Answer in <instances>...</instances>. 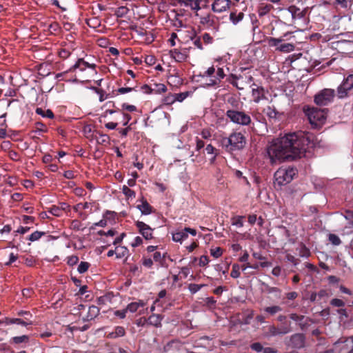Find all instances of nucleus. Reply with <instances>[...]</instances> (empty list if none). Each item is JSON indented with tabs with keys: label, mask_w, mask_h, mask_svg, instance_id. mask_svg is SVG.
<instances>
[{
	"label": "nucleus",
	"mask_w": 353,
	"mask_h": 353,
	"mask_svg": "<svg viewBox=\"0 0 353 353\" xmlns=\"http://www.w3.org/2000/svg\"><path fill=\"white\" fill-rule=\"evenodd\" d=\"M250 347L252 350H254L257 352H260L263 351V350L262 345L259 342L252 343L250 345Z\"/></svg>",
	"instance_id": "obj_52"
},
{
	"label": "nucleus",
	"mask_w": 353,
	"mask_h": 353,
	"mask_svg": "<svg viewBox=\"0 0 353 353\" xmlns=\"http://www.w3.org/2000/svg\"><path fill=\"white\" fill-rule=\"evenodd\" d=\"M174 94H175L176 101L181 102L188 96L189 92H185Z\"/></svg>",
	"instance_id": "obj_48"
},
{
	"label": "nucleus",
	"mask_w": 353,
	"mask_h": 353,
	"mask_svg": "<svg viewBox=\"0 0 353 353\" xmlns=\"http://www.w3.org/2000/svg\"><path fill=\"white\" fill-rule=\"evenodd\" d=\"M269 332H270V335L273 336H277V335H281L280 332L279 330V327H276L274 325H272L269 327Z\"/></svg>",
	"instance_id": "obj_56"
},
{
	"label": "nucleus",
	"mask_w": 353,
	"mask_h": 353,
	"mask_svg": "<svg viewBox=\"0 0 353 353\" xmlns=\"http://www.w3.org/2000/svg\"><path fill=\"white\" fill-rule=\"evenodd\" d=\"M288 10L294 19H300L305 16V12L296 6H290Z\"/></svg>",
	"instance_id": "obj_17"
},
{
	"label": "nucleus",
	"mask_w": 353,
	"mask_h": 353,
	"mask_svg": "<svg viewBox=\"0 0 353 353\" xmlns=\"http://www.w3.org/2000/svg\"><path fill=\"white\" fill-rule=\"evenodd\" d=\"M100 312L99 308L96 305H90L88 308V312L87 315L83 318V321H90L95 319Z\"/></svg>",
	"instance_id": "obj_13"
},
{
	"label": "nucleus",
	"mask_w": 353,
	"mask_h": 353,
	"mask_svg": "<svg viewBox=\"0 0 353 353\" xmlns=\"http://www.w3.org/2000/svg\"><path fill=\"white\" fill-rule=\"evenodd\" d=\"M125 329L121 326H117L115 331L110 334L111 338H117L125 335Z\"/></svg>",
	"instance_id": "obj_29"
},
{
	"label": "nucleus",
	"mask_w": 353,
	"mask_h": 353,
	"mask_svg": "<svg viewBox=\"0 0 353 353\" xmlns=\"http://www.w3.org/2000/svg\"><path fill=\"white\" fill-rule=\"evenodd\" d=\"M202 39L205 44L212 43L213 41V38L208 33L203 34Z\"/></svg>",
	"instance_id": "obj_55"
},
{
	"label": "nucleus",
	"mask_w": 353,
	"mask_h": 353,
	"mask_svg": "<svg viewBox=\"0 0 353 353\" xmlns=\"http://www.w3.org/2000/svg\"><path fill=\"white\" fill-rule=\"evenodd\" d=\"M334 95V90L329 88L323 89L314 96V102L318 105H327L332 101Z\"/></svg>",
	"instance_id": "obj_5"
},
{
	"label": "nucleus",
	"mask_w": 353,
	"mask_h": 353,
	"mask_svg": "<svg viewBox=\"0 0 353 353\" xmlns=\"http://www.w3.org/2000/svg\"><path fill=\"white\" fill-rule=\"evenodd\" d=\"M221 144L228 151L241 150L246 144V139L241 132H233L229 137L223 138Z\"/></svg>",
	"instance_id": "obj_2"
},
{
	"label": "nucleus",
	"mask_w": 353,
	"mask_h": 353,
	"mask_svg": "<svg viewBox=\"0 0 353 353\" xmlns=\"http://www.w3.org/2000/svg\"><path fill=\"white\" fill-rule=\"evenodd\" d=\"M89 207V203L85 202L84 203H78L75 206H74V210L76 211V212H78L79 210H81V208L83 209H86Z\"/></svg>",
	"instance_id": "obj_58"
},
{
	"label": "nucleus",
	"mask_w": 353,
	"mask_h": 353,
	"mask_svg": "<svg viewBox=\"0 0 353 353\" xmlns=\"http://www.w3.org/2000/svg\"><path fill=\"white\" fill-rule=\"evenodd\" d=\"M203 286H204V285L190 283L189 285L188 289L191 292V293L194 294L197 292L199 290H200Z\"/></svg>",
	"instance_id": "obj_42"
},
{
	"label": "nucleus",
	"mask_w": 353,
	"mask_h": 353,
	"mask_svg": "<svg viewBox=\"0 0 353 353\" xmlns=\"http://www.w3.org/2000/svg\"><path fill=\"white\" fill-rule=\"evenodd\" d=\"M79 261V258L77 256L72 255L68 258V264L69 265H74L77 264Z\"/></svg>",
	"instance_id": "obj_54"
},
{
	"label": "nucleus",
	"mask_w": 353,
	"mask_h": 353,
	"mask_svg": "<svg viewBox=\"0 0 353 353\" xmlns=\"http://www.w3.org/2000/svg\"><path fill=\"white\" fill-rule=\"evenodd\" d=\"M126 312H127L126 308L123 309L122 310H116L114 312V315L119 317L120 319H124L125 317Z\"/></svg>",
	"instance_id": "obj_59"
},
{
	"label": "nucleus",
	"mask_w": 353,
	"mask_h": 353,
	"mask_svg": "<svg viewBox=\"0 0 353 353\" xmlns=\"http://www.w3.org/2000/svg\"><path fill=\"white\" fill-rule=\"evenodd\" d=\"M296 174V169L292 167L280 168L274 173V185L281 187L290 183Z\"/></svg>",
	"instance_id": "obj_3"
},
{
	"label": "nucleus",
	"mask_w": 353,
	"mask_h": 353,
	"mask_svg": "<svg viewBox=\"0 0 353 353\" xmlns=\"http://www.w3.org/2000/svg\"><path fill=\"white\" fill-rule=\"evenodd\" d=\"M86 68L95 69L96 65L92 63L90 64L87 61H84L83 59H79L76 63L70 69V71H74L77 68H79L80 70L83 71Z\"/></svg>",
	"instance_id": "obj_12"
},
{
	"label": "nucleus",
	"mask_w": 353,
	"mask_h": 353,
	"mask_svg": "<svg viewBox=\"0 0 353 353\" xmlns=\"http://www.w3.org/2000/svg\"><path fill=\"white\" fill-rule=\"evenodd\" d=\"M87 23L90 27H92L93 28H97L100 26L101 21L98 18L94 17L92 19H89L87 21Z\"/></svg>",
	"instance_id": "obj_34"
},
{
	"label": "nucleus",
	"mask_w": 353,
	"mask_h": 353,
	"mask_svg": "<svg viewBox=\"0 0 353 353\" xmlns=\"http://www.w3.org/2000/svg\"><path fill=\"white\" fill-rule=\"evenodd\" d=\"M243 17L244 14L243 12H239L238 14L235 12H231L230 14V19L234 25H236L243 19Z\"/></svg>",
	"instance_id": "obj_27"
},
{
	"label": "nucleus",
	"mask_w": 353,
	"mask_h": 353,
	"mask_svg": "<svg viewBox=\"0 0 353 353\" xmlns=\"http://www.w3.org/2000/svg\"><path fill=\"white\" fill-rule=\"evenodd\" d=\"M345 217L353 225V211H347Z\"/></svg>",
	"instance_id": "obj_64"
},
{
	"label": "nucleus",
	"mask_w": 353,
	"mask_h": 353,
	"mask_svg": "<svg viewBox=\"0 0 353 353\" xmlns=\"http://www.w3.org/2000/svg\"><path fill=\"white\" fill-rule=\"evenodd\" d=\"M36 113L39 114V115H41L43 117H48V118H50V119L54 118L53 112H52V110H50L49 109L47 110L46 111H44L42 108H37L36 109Z\"/></svg>",
	"instance_id": "obj_26"
},
{
	"label": "nucleus",
	"mask_w": 353,
	"mask_h": 353,
	"mask_svg": "<svg viewBox=\"0 0 353 353\" xmlns=\"http://www.w3.org/2000/svg\"><path fill=\"white\" fill-rule=\"evenodd\" d=\"M215 72V69L213 66L212 67H210L203 74L201 75V77H210L212 76Z\"/></svg>",
	"instance_id": "obj_63"
},
{
	"label": "nucleus",
	"mask_w": 353,
	"mask_h": 353,
	"mask_svg": "<svg viewBox=\"0 0 353 353\" xmlns=\"http://www.w3.org/2000/svg\"><path fill=\"white\" fill-rule=\"evenodd\" d=\"M353 88V74H349L337 88V97L340 99L347 96L348 91Z\"/></svg>",
	"instance_id": "obj_7"
},
{
	"label": "nucleus",
	"mask_w": 353,
	"mask_h": 353,
	"mask_svg": "<svg viewBox=\"0 0 353 353\" xmlns=\"http://www.w3.org/2000/svg\"><path fill=\"white\" fill-rule=\"evenodd\" d=\"M114 297L112 292H108L103 296H99L97 299V303L98 305H105L108 303H111L112 299Z\"/></svg>",
	"instance_id": "obj_19"
},
{
	"label": "nucleus",
	"mask_w": 353,
	"mask_h": 353,
	"mask_svg": "<svg viewBox=\"0 0 353 353\" xmlns=\"http://www.w3.org/2000/svg\"><path fill=\"white\" fill-rule=\"evenodd\" d=\"M174 101H176V99H175V94H170L168 96H167L165 99V102L166 104H172L173 103Z\"/></svg>",
	"instance_id": "obj_61"
},
{
	"label": "nucleus",
	"mask_w": 353,
	"mask_h": 353,
	"mask_svg": "<svg viewBox=\"0 0 353 353\" xmlns=\"http://www.w3.org/2000/svg\"><path fill=\"white\" fill-rule=\"evenodd\" d=\"M99 143L104 144L109 142V137L106 134H99V137L97 138Z\"/></svg>",
	"instance_id": "obj_51"
},
{
	"label": "nucleus",
	"mask_w": 353,
	"mask_h": 353,
	"mask_svg": "<svg viewBox=\"0 0 353 353\" xmlns=\"http://www.w3.org/2000/svg\"><path fill=\"white\" fill-rule=\"evenodd\" d=\"M230 0H215L212 6V9L215 12H222L229 8Z\"/></svg>",
	"instance_id": "obj_11"
},
{
	"label": "nucleus",
	"mask_w": 353,
	"mask_h": 353,
	"mask_svg": "<svg viewBox=\"0 0 353 353\" xmlns=\"http://www.w3.org/2000/svg\"><path fill=\"white\" fill-rule=\"evenodd\" d=\"M141 90L145 94H153V90L152 89V86H150L147 84L141 86Z\"/></svg>",
	"instance_id": "obj_60"
},
{
	"label": "nucleus",
	"mask_w": 353,
	"mask_h": 353,
	"mask_svg": "<svg viewBox=\"0 0 353 353\" xmlns=\"http://www.w3.org/2000/svg\"><path fill=\"white\" fill-rule=\"evenodd\" d=\"M261 91H263V88H252V95L255 97L254 101L258 102L259 101Z\"/></svg>",
	"instance_id": "obj_49"
},
{
	"label": "nucleus",
	"mask_w": 353,
	"mask_h": 353,
	"mask_svg": "<svg viewBox=\"0 0 353 353\" xmlns=\"http://www.w3.org/2000/svg\"><path fill=\"white\" fill-rule=\"evenodd\" d=\"M262 285L265 288V292H268V294L278 293L279 296L280 295L281 290L279 288H276V287H270L269 285H268L267 283H263Z\"/></svg>",
	"instance_id": "obj_31"
},
{
	"label": "nucleus",
	"mask_w": 353,
	"mask_h": 353,
	"mask_svg": "<svg viewBox=\"0 0 353 353\" xmlns=\"http://www.w3.org/2000/svg\"><path fill=\"white\" fill-rule=\"evenodd\" d=\"M4 323L6 325L19 324V325H21L23 326H27L28 325L32 324V321L28 317H25V320L21 319L6 318Z\"/></svg>",
	"instance_id": "obj_14"
},
{
	"label": "nucleus",
	"mask_w": 353,
	"mask_h": 353,
	"mask_svg": "<svg viewBox=\"0 0 353 353\" xmlns=\"http://www.w3.org/2000/svg\"><path fill=\"white\" fill-rule=\"evenodd\" d=\"M305 341V338L303 334H294L290 336L286 345L292 348L301 349L304 347Z\"/></svg>",
	"instance_id": "obj_8"
},
{
	"label": "nucleus",
	"mask_w": 353,
	"mask_h": 353,
	"mask_svg": "<svg viewBox=\"0 0 353 353\" xmlns=\"http://www.w3.org/2000/svg\"><path fill=\"white\" fill-rule=\"evenodd\" d=\"M161 319L159 315L152 314L149 316L148 319V323L155 327L161 325Z\"/></svg>",
	"instance_id": "obj_22"
},
{
	"label": "nucleus",
	"mask_w": 353,
	"mask_h": 353,
	"mask_svg": "<svg viewBox=\"0 0 353 353\" xmlns=\"http://www.w3.org/2000/svg\"><path fill=\"white\" fill-rule=\"evenodd\" d=\"M330 304L334 307H343L345 302L339 299H333L331 300Z\"/></svg>",
	"instance_id": "obj_47"
},
{
	"label": "nucleus",
	"mask_w": 353,
	"mask_h": 353,
	"mask_svg": "<svg viewBox=\"0 0 353 353\" xmlns=\"http://www.w3.org/2000/svg\"><path fill=\"white\" fill-rule=\"evenodd\" d=\"M227 104L230 105L228 110H239L240 102L234 97L228 99Z\"/></svg>",
	"instance_id": "obj_23"
},
{
	"label": "nucleus",
	"mask_w": 353,
	"mask_h": 353,
	"mask_svg": "<svg viewBox=\"0 0 353 353\" xmlns=\"http://www.w3.org/2000/svg\"><path fill=\"white\" fill-rule=\"evenodd\" d=\"M283 41V39L281 38H274V37H270L268 39V43L270 46L272 47H278L279 46V44Z\"/></svg>",
	"instance_id": "obj_33"
},
{
	"label": "nucleus",
	"mask_w": 353,
	"mask_h": 353,
	"mask_svg": "<svg viewBox=\"0 0 353 353\" xmlns=\"http://www.w3.org/2000/svg\"><path fill=\"white\" fill-rule=\"evenodd\" d=\"M129 11V9L125 6H120L115 11V15L118 18H121L125 16Z\"/></svg>",
	"instance_id": "obj_30"
},
{
	"label": "nucleus",
	"mask_w": 353,
	"mask_h": 353,
	"mask_svg": "<svg viewBox=\"0 0 353 353\" xmlns=\"http://www.w3.org/2000/svg\"><path fill=\"white\" fill-rule=\"evenodd\" d=\"M200 23L205 26L207 29L212 28L215 32H217L219 27L215 24V20L210 14L200 17Z\"/></svg>",
	"instance_id": "obj_10"
},
{
	"label": "nucleus",
	"mask_w": 353,
	"mask_h": 353,
	"mask_svg": "<svg viewBox=\"0 0 353 353\" xmlns=\"http://www.w3.org/2000/svg\"><path fill=\"white\" fill-rule=\"evenodd\" d=\"M141 204L137 205V208L141 212L142 214L148 215L152 212V207L143 198L141 199Z\"/></svg>",
	"instance_id": "obj_15"
},
{
	"label": "nucleus",
	"mask_w": 353,
	"mask_h": 353,
	"mask_svg": "<svg viewBox=\"0 0 353 353\" xmlns=\"http://www.w3.org/2000/svg\"><path fill=\"white\" fill-rule=\"evenodd\" d=\"M188 234L186 233L185 228L181 230H176L172 233V240L176 242L181 243L183 240L186 239Z\"/></svg>",
	"instance_id": "obj_18"
},
{
	"label": "nucleus",
	"mask_w": 353,
	"mask_h": 353,
	"mask_svg": "<svg viewBox=\"0 0 353 353\" xmlns=\"http://www.w3.org/2000/svg\"><path fill=\"white\" fill-rule=\"evenodd\" d=\"M312 136L303 132H292L273 139L267 148L272 164L279 161H291L306 157L312 148Z\"/></svg>",
	"instance_id": "obj_1"
},
{
	"label": "nucleus",
	"mask_w": 353,
	"mask_h": 353,
	"mask_svg": "<svg viewBox=\"0 0 353 353\" xmlns=\"http://www.w3.org/2000/svg\"><path fill=\"white\" fill-rule=\"evenodd\" d=\"M294 49V46L292 43H283L280 44L279 46L276 48L277 50H279L281 52H290L293 51Z\"/></svg>",
	"instance_id": "obj_24"
},
{
	"label": "nucleus",
	"mask_w": 353,
	"mask_h": 353,
	"mask_svg": "<svg viewBox=\"0 0 353 353\" xmlns=\"http://www.w3.org/2000/svg\"><path fill=\"white\" fill-rule=\"evenodd\" d=\"M49 212L56 216H61L62 215L61 209H59V206L53 205L49 210Z\"/></svg>",
	"instance_id": "obj_41"
},
{
	"label": "nucleus",
	"mask_w": 353,
	"mask_h": 353,
	"mask_svg": "<svg viewBox=\"0 0 353 353\" xmlns=\"http://www.w3.org/2000/svg\"><path fill=\"white\" fill-rule=\"evenodd\" d=\"M152 89L154 94H161L167 90L166 86L163 83H154V86L152 87Z\"/></svg>",
	"instance_id": "obj_28"
},
{
	"label": "nucleus",
	"mask_w": 353,
	"mask_h": 353,
	"mask_svg": "<svg viewBox=\"0 0 353 353\" xmlns=\"http://www.w3.org/2000/svg\"><path fill=\"white\" fill-rule=\"evenodd\" d=\"M273 8V6L271 4L265 5L260 8L259 15L263 16L268 13Z\"/></svg>",
	"instance_id": "obj_40"
},
{
	"label": "nucleus",
	"mask_w": 353,
	"mask_h": 353,
	"mask_svg": "<svg viewBox=\"0 0 353 353\" xmlns=\"http://www.w3.org/2000/svg\"><path fill=\"white\" fill-rule=\"evenodd\" d=\"M11 341L14 344H19L22 343H26L29 341V336L28 335L14 336L11 339Z\"/></svg>",
	"instance_id": "obj_25"
},
{
	"label": "nucleus",
	"mask_w": 353,
	"mask_h": 353,
	"mask_svg": "<svg viewBox=\"0 0 353 353\" xmlns=\"http://www.w3.org/2000/svg\"><path fill=\"white\" fill-rule=\"evenodd\" d=\"M45 234L46 232H44L35 231L29 236L28 240L30 241H35L39 240L42 236Z\"/></svg>",
	"instance_id": "obj_32"
},
{
	"label": "nucleus",
	"mask_w": 353,
	"mask_h": 353,
	"mask_svg": "<svg viewBox=\"0 0 353 353\" xmlns=\"http://www.w3.org/2000/svg\"><path fill=\"white\" fill-rule=\"evenodd\" d=\"M326 109H319L317 108L307 107L304 108V112L307 116L308 119L311 123H314L316 121H321L325 119V112Z\"/></svg>",
	"instance_id": "obj_6"
},
{
	"label": "nucleus",
	"mask_w": 353,
	"mask_h": 353,
	"mask_svg": "<svg viewBox=\"0 0 353 353\" xmlns=\"http://www.w3.org/2000/svg\"><path fill=\"white\" fill-rule=\"evenodd\" d=\"M136 226L139 229V233L146 239H152L153 238L152 231L153 229L151 228L148 225L145 224L143 221H137L135 223Z\"/></svg>",
	"instance_id": "obj_9"
},
{
	"label": "nucleus",
	"mask_w": 353,
	"mask_h": 353,
	"mask_svg": "<svg viewBox=\"0 0 353 353\" xmlns=\"http://www.w3.org/2000/svg\"><path fill=\"white\" fill-rule=\"evenodd\" d=\"M138 308H139V305L137 304V302L130 303L126 307L127 312L129 311L132 313L137 312Z\"/></svg>",
	"instance_id": "obj_44"
},
{
	"label": "nucleus",
	"mask_w": 353,
	"mask_h": 353,
	"mask_svg": "<svg viewBox=\"0 0 353 353\" xmlns=\"http://www.w3.org/2000/svg\"><path fill=\"white\" fill-rule=\"evenodd\" d=\"M170 52L171 56L178 62H182L187 58V55L185 53L181 52L176 49L171 50Z\"/></svg>",
	"instance_id": "obj_21"
},
{
	"label": "nucleus",
	"mask_w": 353,
	"mask_h": 353,
	"mask_svg": "<svg viewBox=\"0 0 353 353\" xmlns=\"http://www.w3.org/2000/svg\"><path fill=\"white\" fill-rule=\"evenodd\" d=\"M90 267V263L88 262L81 261L78 266L77 270L80 274H83Z\"/></svg>",
	"instance_id": "obj_36"
},
{
	"label": "nucleus",
	"mask_w": 353,
	"mask_h": 353,
	"mask_svg": "<svg viewBox=\"0 0 353 353\" xmlns=\"http://www.w3.org/2000/svg\"><path fill=\"white\" fill-rule=\"evenodd\" d=\"M123 193L128 198H134L135 192L132 190L130 189L127 185H123L122 188Z\"/></svg>",
	"instance_id": "obj_37"
},
{
	"label": "nucleus",
	"mask_w": 353,
	"mask_h": 353,
	"mask_svg": "<svg viewBox=\"0 0 353 353\" xmlns=\"http://www.w3.org/2000/svg\"><path fill=\"white\" fill-rule=\"evenodd\" d=\"M225 115L230 121L235 124L247 126L252 123L250 116L239 110H228Z\"/></svg>",
	"instance_id": "obj_4"
},
{
	"label": "nucleus",
	"mask_w": 353,
	"mask_h": 353,
	"mask_svg": "<svg viewBox=\"0 0 353 353\" xmlns=\"http://www.w3.org/2000/svg\"><path fill=\"white\" fill-rule=\"evenodd\" d=\"M209 262L208 257L207 256H201L199 259V265L201 267L205 266Z\"/></svg>",
	"instance_id": "obj_62"
},
{
	"label": "nucleus",
	"mask_w": 353,
	"mask_h": 353,
	"mask_svg": "<svg viewBox=\"0 0 353 353\" xmlns=\"http://www.w3.org/2000/svg\"><path fill=\"white\" fill-rule=\"evenodd\" d=\"M211 255L215 258H218L222 255V250L219 247H216L210 250Z\"/></svg>",
	"instance_id": "obj_46"
},
{
	"label": "nucleus",
	"mask_w": 353,
	"mask_h": 353,
	"mask_svg": "<svg viewBox=\"0 0 353 353\" xmlns=\"http://www.w3.org/2000/svg\"><path fill=\"white\" fill-rule=\"evenodd\" d=\"M155 61H156V59H155L154 56H153V55H147L145 57V62L148 65H154L155 63Z\"/></svg>",
	"instance_id": "obj_53"
},
{
	"label": "nucleus",
	"mask_w": 353,
	"mask_h": 353,
	"mask_svg": "<svg viewBox=\"0 0 353 353\" xmlns=\"http://www.w3.org/2000/svg\"><path fill=\"white\" fill-rule=\"evenodd\" d=\"M267 115L270 117V118H272V119H275L276 118V116H277V114L278 112H276V110L274 108H272L270 107H268L267 108Z\"/></svg>",
	"instance_id": "obj_50"
},
{
	"label": "nucleus",
	"mask_w": 353,
	"mask_h": 353,
	"mask_svg": "<svg viewBox=\"0 0 353 353\" xmlns=\"http://www.w3.org/2000/svg\"><path fill=\"white\" fill-rule=\"evenodd\" d=\"M35 132H46V128L44 124L41 122H37L35 123Z\"/></svg>",
	"instance_id": "obj_57"
},
{
	"label": "nucleus",
	"mask_w": 353,
	"mask_h": 353,
	"mask_svg": "<svg viewBox=\"0 0 353 353\" xmlns=\"http://www.w3.org/2000/svg\"><path fill=\"white\" fill-rule=\"evenodd\" d=\"M240 266L238 264H233L232 270L230 273V276L232 278L236 279L240 276Z\"/></svg>",
	"instance_id": "obj_35"
},
{
	"label": "nucleus",
	"mask_w": 353,
	"mask_h": 353,
	"mask_svg": "<svg viewBox=\"0 0 353 353\" xmlns=\"http://www.w3.org/2000/svg\"><path fill=\"white\" fill-rule=\"evenodd\" d=\"M210 340L211 339H210L209 336H204L201 337L199 339L198 344L201 345H204V346L209 345Z\"/></svg>",
	"instance_id": "obj_45"
},
{
	"label": "nucleus",
	"mask_w": 353,
	"mask_h": 353,
	"mask_svg": "<svg viewBox=\"0 0 353 353\" xmlns=\"http://www.w3.org/2000/svg\"><path fill=\"white\" fill-rule=\"evenodd\" d=\"M128 252V250L125 247H121L116 249V255L117 258H122L125 256Z\"/></svg>",
	"instance_id": "obj_38"
},
{
	"label": "nucleus",
	"mask_w": 353,
	"mask_h": 353,
	"mask_svg": "<svg viewBox=\"0 0 353 353\" xmlns=\"http://www.w3.org/2000/svg\"><path fill=\"white\" fill-rule=\"evenodd\" d=\"M279 330L280 332V334L283 335L290 333L292 331V329L290 325H283L281 327H279Z\"/></svg>",
	"instance_id": "obj_43"
},
{
	"label": "nucleus",
	"mask_w": 353,
	"mask_h": 353,
	"mask_svg": "<svg viewBox=\"0 0 353 353\" xmlns=\"http://www.w3.org/2000/svg\"><path fill=\"white\" fill-rule=\"evenodd\" d=\"M329 241L334 245H339L341 243L340 238L334 234H329Z\"/></svg>",
	"instance_id": "obj_39"
},
{
	"label": "nucleus",
	"mask_w": 353,
	"mask_h": 353,
	"mask_svg": "<svg viewBox=\"0 0 353 353\" xmlns=\"http://www.w3.org/2000/svg\"><path fill=\"white\" fill-rule=\"evenodd\" d=\"M263 312L270 316H274L276 313L282 311V307L279 305H271L265 307L263 309Z\"/></svg>",
	"instance_id": "obj_20"
},
{
	"label": "nucleus",
	"mask_w": 353,
	"mask_h": 353,
	"mask_svg": "<svg viewBox=\"0 0 353 353\" xmlns=\"http://www.w3.org/2000/svg\"><path fill=\"white\" fill-rule=\"evenodd\" d=\"M289 316L292 320L298 323L299 327L302 330H305L308 326V323L307 322H304V316L299 315L296 313H292L290 314Z\"/></svg>",
	"instance_id": "obj_16"
}]
</instances>
